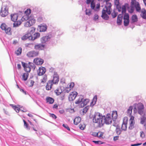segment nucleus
Masks as SVG:
<instances>
[{
  "label": "nucleus",
  "instance_id": "f257e3e1",
  "mask_svg": "<svg viewBox=\"0 0 146 146\" xmlns=\"http://www.w3.org/2000/svg\"><path fill=\"white\" fill-rule=\"evenodd\" d=\"M112 118L110 114H108L106 116H102L99 113H95L93 119V121L98 123L99 127H101L105 123L107 124L111 123L112 121Z\"/></svg>",
  "mask_w": 146,
  "mask_h": 146
},
{
  "label": "nucleus",
  "instance_id": "f03ea898",
  "mask_svg": "<svg viewBox=\"0 0 146 146\" xmlns=\"http://www.w3.org/2000/svg\"><path fill=\"white\" fill-rule=\"evenodd\" d=\"M100 2L102 3L105 2L106 5L105 7L103 9L102 11V17L104 19L108 20L109 17L107 14V13L108 15H110L112 11V9L111 7L112 5L110 2L109 1L110 0H99Z\"/></svg>",
  "mask_w": 146,
  "mask_h": 146
},
{
  "label": "nucleus",
  "instance_id": "7ed1b4c3",
  "mask_svg": "<svg viewBox=\"0 0 146 146\" xmlns=\"http://www.w3.org/2000/svg\"><path fill=\"white\" fill-rule=\"evenodd\" d=\"M135 107L133 109L134 113L137 112V110L138 113L141 115L143 114V110L144 108L143 105L141 103H139L137 104H135L134 105Z\"/></svg>",
  "mask_w": 146,
  "mask_h": 146
},
{
  "label": "nucleus",
  "instance_id": "20e7f679",
  "mask_svg": "<svg viewBox=\"0 0 146 146\" xmlns=\"http://www.w3.org/2000/svg\"><path fill=\"white\" fill-rule=\"evenodd\" d=\"M88 99H84L82 96H80L79 99L75 102V104H78L80 107L82 108L87 105L89 102Z\"/></svg>",
  "mask_w": 146,
  "mask_h": 146
},
{
  "label": "nucleus",
  "instance_id": "39448f33",
  "mask_svg": "<svg viewBox=\"0 0 146 146\" xmlns=\"http://www.w3.org/2000/svg\"><path fill=\"white\" fill-rule=\"evenodd\" d=\"M131 7H135L137 12H140L141 8L139 3L136 0H131Z\"/></svg>",
  "mask_w": 146,
  "mask_h": 146
},
{
  "label": "nucleus",
  "instance_id": "423d86ee",
  "mask_svg": "<svg viewBox=\"0 0 146 146\" xmlns=\"http://www.w3.org/2000/svg\"><path fill=\"white\" fill-rule=\"evenodd\" d=\"M2 30L5 31L6 34L11 35L12 34L11 28L8 27L5 23H2L0 26Z\"/></svg>",
  "mask_w": 146,
  "mask_h": 146
},
{
  "label": "nucleus",
  "instance_id": "0eeeda50",
  "mask_svg": "<svg viewBox=\"0 0 146 146\" xmlns=\"http://www.w3.org/2000/svg\"><path fill=\"white\" fill-rule=\"evenodd\" d=\"M9 13L8 8L7 6H3L1 9L0 11V15L3 17H5L7 16Z\"/></svg>",
  "mask_w": 146,
  "mask_h": 146
},
{
  "label": "nucleus",
  "instance_id": "6e6552de",
  "mask_svg": "<svg viewBox=\"0 0 146 146\" xmlns=\"http://www.w3.org/2000/svg\"><path fill=\"white\" fill-rule=\"evenodd\" d=\"M124 25L125 26H127L129 22V16L128 14L125 13L123 17Z\"/></svg>",
  "mask_w": 146,
  "mask_h": 146
},
{
  "label": "nucleus",
  "instance_id": "1a4fd4ad",
  "mask_svg": "<svg viewBox=\"0 0 146 146\" xmlns=\"http://www.w3.org/2000/svg\"><path fill=\"white\" fill-rule=\"evenodd\" d=\"M28 34V39L29 40H33L36 38H39L40 36V34L38 33H36L33 35Z\"/></svg>",
  "mask_w": 146,
  "mask_h": 146
},
{
  "label": "nucleus",
  "instance_id": "9d476101",
  "mask_svg": "<svg viewBox=\"0 0 146 146\" xmlns=\"http://www.w3.org/2000/svg\"><path fill=\"white\" fill-rule=\"evenodd\" d=\"M128 120V118L127 117H125L123 119V122L121 126V129L125 131L127 129Z\"/></svg>",
  "mask_w": 146,
  "mask_h": 146
},
{
  "label": "nucleus",
  "instance_id": "9b49d317",
  "mask_svg": "<svg viewBox=\"0 0 146 146\" xmlns=\"http://www.w3.org/2000/svg\"><path fill=\"white\" fill-rule=\"evenodd\" d=\"M117 9H118V11L121 12V11L122 14L125 13L126 12V8L125 5H123L121 7L119 5L116 6Z\"/></svg>",
  "mask_w": 146,
  "mask_h": 146
},
{
  "label": "nucleus",
  "instance_id": "f8f14e48",
  "mask_svg": "<svg viewBox=\"0 0 146 146\" xmlns=\"http://www.w3.org/2000/svg\"><path fill=\"white\" fill-rule=\"evenodd\" d=\"M45 46V45L43 44H38L35 45L34 48L39 50H42L44 49Z\"/></svg>",
  "mask_w": 146,
  "mask_h": 146
},
{
  "label": "nucleus",
  "instance_id": "ddd939ff",
  "mask_svg": "<svg viewBox=\"0 0 146 146\" xmlns=\"http://www.w3.org/2000/svg\"><path fill=\"white\" fill-rule=\"evenodd\" d=\"M53 84H56L59 81V76L56 72H54L52 80H51Z\"/></svg>",
  "mask_w": 146,
  "mask_h": 146
},
{
  "label": "nucleus",
  "instance_id": "4468645a",
  "mask_svg": "<svg viewBox=\"0 0 146 146\" xmlns=\"http://www.w3.org/2000/svg\"><path fill=\"white\" fill-rule=\"evenodd\" d=\"M35 20L33 16H31L28 17V26H31L33 25L35 23Z\"/></svg>",
  "mask_w": 146,
  "mask_h": 146
},
{
  "label": "nucleus",
  "instance_id": "2eb2a0df",
  "mask_svg": "<svg viewBox=\"0 0 146 146\" xmlns=\"http://www.w3.org/2000/svg\"><path fill=\"white\" fill-rule=\"evenodd\" d=\"M134 118V117L133 116H131L130 118L129 121L130 125L129 128L130 129H132L134 127V125L135 123Z\"/></svg>",
  "mask_w": 146,
  "mask_h": 146
},
{
  "label": "nucleus",
  "instance_id": "dca6fc26",
  "mask_svg": "<svg viewBox=\"0 0 146 146\" xmlns=\"http://www.w3.org/2000/svg\"><path fill=\"white\" fill-rule=\"evenodd\" d=\"M77 94V93L76 92L74 91L71 92L69 96V99L70 101H72L74 100Z\"/></svg>",
  "mask_w": 146,
  "mask_h": 146
},
{
  "label": "nucleus",
  "instance_id": "f3484780",
  "mask_svg": "<svg viewBox=\"0 0 146 146\" xmlns=\"http://www.w3.org/2000/svg\"><path fill=\"white\" fill-rule=\"evenodd\" d=\"M46 71V69L44 67H40L37 70L38 74L39 76H41L44 74Z\"/></svg>",
  "mask_w": 146,
  "mask_h": 146
},
{
  "label": "nucleus",
  "instance_id": "a211bd4d",
  "mask_svg": "<svg viewBox=\"0 0 146 146\" xmlns=\"http://www.w3.org/2000/svg\"><path fill=\"white\" fill-rule=\"evenodd\" d=\"M34 62L37 65H41L43 62V59L38 58H36L34 60Z\"/></svg>",
  "mask_w": 146,
  "mask_h": 146
},
{
  "label": "nucleus",
  "instance_id": "6ab92c4d",
  "mask_svg": "<svg viewBox=\"0 0 146 146\" xmlns=\"http://www.w3.org/2000/svg\"><path fill=\"white\" fill-rule=\"evenodd\" d=\"M11 20L13 22L16 21L18 18V14L17 13H12L10 15Z\"/></svg>",
  "mask_w": 146,
  "mask_h": 146
},
{
  "label": "nucleus",
  "instance_id": "aec40b11",
  "mask_svg": "<svg viewBox=\"0 0 146 146\" xmlns=\"http://www.w3.org/2000/svg\"><path fill=\"white\" fill-rule=\"evenodd\" d=\"M50 38L49 36H44L40 38V40L42 44L45 43L46 42L48 41Z\"/></svg>",
  "mask_w": 146,
  "mask_h": 146
},
{
  "label": "nucleus",
  "instance_id": "412c9836",
  "mask_svg": "<svg viewBox=\"0 0 146 146\" xmlns=\"http://www.w3.org/2000/svg\"><path fill=\"white\" fill-rule=\"evenodd\" d=\"M29 26L28 27V34L29 35L32 34L35 32V28L33 27Z\"/></svg>",
  "mask_w": 146,
  "mask_h": 146
},
{
  "label": "nucleus",
  "instance_id": "4be33fe9",
  "mask_svg": "<svg viewBox=\"0 0 146 146\" xmlns=\"http://www.w3.org/2000/svg\"><path fill=\"white\" fill-rule=\"evenodd\" d=\"M38 54V52L32 51L28 53V56L29 57H33L37 56Z\"/></svg>",
  "mask_w": 146,
  "mask_h": 146
},
{
  "label": "nucleus",
  "instance_id": "5701e85b",
  "mask_svg": "<svg viewBox=\"0 0 146 146\" xmlns=\"http://www.w3.org/2000/svg\"><path fill=\"white\" fill-rule=\"evenodd\" d=\"M35 66L33 63L29 62L28 64V68H29V70H28V72H30L31 70H34L35 69Z\"/></svg>",
  "mask_w": 146,
  "mask_h": 146
},
{
  "label": "nucleus",
  "instance_id": "b1692460",
  "mask_svg": "<svg viewBox=\"0 0 146 146\" xmlns=\"http://www.w3.org/2000/svg\"><path fill=\"white\" fill-rule=\"evenodd\" d=\"M141 13L140 15L144 19H146V10L143 9L141 10V9L140 12Z\"/></svg>",
  "mask_w": 146,
  "mask_h": 146
},
{
  "label": "nucleus",
  "instance_id": "393cba45",
  "mask_svg": "<svg viewBox=\"0 0 146 146\" xmlns=\"http://www.w3.org/2000/svg\"><path fill=\"white\" fill-rule=\"evenodd\" d=\"M138 20V17L136 15H132L131 19V23H134L137 22Z\"/></svg>",
  "mask_w": 146,
  "mask_h": 146
},
{
  "label": "nucleus",
  "instance_id": "a878e982",
  "mask_svg": "<svg viewBox=\"0 0 146 146\" xmlns=\"http://www.w3.org/2000/svg\"><path fill=\"white\" fill-rule=\"evenodd\" d=\"M123 16L122 14H119L117 17V23L118 25H120L122 23Z\"/></svg>",
  "mask_w": 146,
  "mask_h": 146
},
{
  "label": "nucleus",
  "instance_id": "bb28decb",
  "mask_svg": "<svg viewBox=\"0 0 146 146\" xmlns=\"http://www.w3.org/2000/svg\"><path fill=\"white\" fill-rule=\"evenodd\" d=\"M38 29L40 32H44L46 30L47 26L46 25H41L38 26Z\"/></svg>",
  "mask_w": 146,
  "mask_h": 146
},
{
  "label": "nucleus",
  "instance_id": "cd10ccee",
  "mask_svg": "<svg viewBox=\"0 0 146 146\" xmlns=\"http://www.w3.org/2000/svg\"><path fill=\"white\" fill-rule=\"evenodd\" d=\"M53 84L52 83L51 81L49 80L47 82V85L46 86V90H50L52 88V86Z\"/></svg>",
  "mask_w": 146,
  "mask_h": 146
},
{
  "label": "nucleus",
  "instance_id": "c85d7f7f",
  "mask_svg": "<svg viewBox=\"0 0 146 146\" xmlns=\"http://www.w3.org/2000/svg\"><path fill=\"white\" fill-rule=\"evenodd\" d=\"M81 120V118L80 117H76L74 120V123L75 125H77L79 123Z\"/></svg>",
  "mask_w": 146,
  "mask_h": 146
},
{
  "label": "nucleus",
  "instance_id": "c756f323",
  "mask_svg": "<svg viewBox=\"0 0 146 146\" xmlns=\"http://www.w3.org/2000/svg\"><path fill=\"white\" fill-rule=\"evenodd\" d=\"M33 76L31 77H30L29 79V87H31L33 86L35 83L33 79Z\"/></svg>",
  "mask_w": 146,
  "mask_h": 146
},
{
  "label": "nucleus",
  "instance_id": "7c9ffc66",
  "mask_svg": "<svg viewBox=\"0 0 146 146\" xmlns=\"http://www.w3.org/2000/svg\"><path fill=\"white\" fill-rule=\"evenodd\" d=\"M13 23V27H19L21 24V21H16L14 22Z\"/></svg>",
  "mask_w": 146,
  "mask_h": 146
},
{
  "label": "nucleus",
  "instance_id": "2f4dec72",
  "mask_svg": "<svg viewBox=\"0 0 146 146\" xmlns=\"http://www.w3.org/2000/svg\"><path fill=\"white\" fill-rule=\"evenodd\" d=\"M133 109V107L132 106H130L128 109L127 110V114L131 117V115L132 112V110Z\"/></svg>",
  "mask_w": 146,
  "mask_h": 146
},
{
  "label": "nucleus",
  "instance_id": "473e14b6",
  "mask_svg": "<svg viewBox=\"0 0 146 146\" xmlns=\"http://www.w3.org/2000/svg\"><path fill=\"white\" fill-rule=\"evenodd\" d=\"M46 100L47 102L50 104H52L53 103L54 100L53 98L50 97H47L46 98Z\"/></svg>",
  "mask_w": 146,
  "mask_h": 146
},
{
  "label": "nucleus",
  "instance_id": "72a5a7b5",
  "mask_svg": "<svg viewBox=\"0 0 146 146\" xmlns=\"http://www.w3.org/2000/svg\"><path fill=\"white\" fill-rule=\"evenodd\" d=\"M111 117L112 119H116L117 117V111H113L112 112Z\"/></svg>",
  "mask_w": 146,
  "mask_h": 146
},
{
  "label": "nucleus",
  "instance_id": "f704fd0d",
  "mask_svg": "<svg viewBox=\"0 0 146 146\" xmlns=\"http://www.w3.org/2000/svg\"><path fill=\"white\" fill-rule=\"evenodd\" d=\"M10 106L17 113L19 112L20 110V108L19 107L17 106H16L14 105L13 104H11Z\"/></svg>",
  "mask_w": 146,
  "mask_h": 146
},
{
  "label": "nucleus",
  "instance_id": "c9c22d12",
  "mask_svg": "<svg viewBox=\"0 0 146 146\" xmlns=\"http://www.w3.org/2000/svg\"><path fill=\"white\" fill-rule=\"evenodd\" d=\"M143 114L144 116L141 120V123L142 124H144V123H146V117H145L146 116V115L145 113H143Z\"/></svg>",
  "mask_w": 146,
  "mask_h": 146
},
{
  "label": "nucleus",
  "instance_id": "e433bc0d",
  "mask_svg": "<svg viewBox=\"0 0 146 146\" xmlns=\"http://www.w3.org/2000/svg\"><path fill=\"white\" fill-rule=\"evenodd\" d=\"M27 9L25 11V13L26 14V15L23 16L21 18V20L22 21H26L27 20Z\"/></svg>",
  "mask_w": 146,
  "mask_h": 146
},
{
  "label": "nucleus",
  "instance_id": "4c0bfd02",
  "mask_svg": "<svg viewBox=\"0 0 146 146\" xmlns=\"http://www.w3.org/2000/svg\"><path fill=\"white\" fill-rule=\"evenodd\" d=\"M55 94L57 95H59L62 92V90L58 88L56 89L54 91Z\"/></svg>",
  "mask_w": 146,
  "mask_h": 146
},
{
  "label": "nucleus",
  "instance_id": "58836bf2",
  "mask_svg": "<svg viewBox=\"0 0 146 146\" xmlns=\"http://www.w3.org/2000/svg\"><path fill=\"white\" fill-rule=\"evenodd\" d=\"M47 79V76L46 75H44L42 79L41 80V82L43 83H45Z\"/></svg>",
  "mask_w": 146,
  "mask_h": 146
},
{
  "label": "nucleus",
  "instance_id": "ea45409f",
  "mask_svg": "<svg viewBox=\"0 0 146 146\" xmlns=\"http://www.w3.org/2000/svg\"><path fill=\"white\" fill-rule=\"evenodd\" d=\"M27 79V73H24L22 75V80L25 81Z\"/></svg>",
  "mask_w": 146,
  "mask_h": 146
},
{
  "label": "nucleus",
  "instance_id": "a19ab883",
  "mask_svg": "<svg viewBox=\"0 0 146 146\" xmlns=\"http://www.w3.org/2000/svg\"><path fill=\"white\" fill-rule=\"evenodd\" d=\"M80 128L82 130H83L86 127V125L84 123H81L79 125Z\"/></svg>",
  "mask_w": 146,
  "mask_h": 146
},
{
  "label": "nucleus",
  "instance_id": "79ce46f5",
  "mask_svg": "<svg viewBox=\"0 0 146 146\" xmlns=\"http://www.w3.org/2000/svg\"><path fill=\"white\" fill-rule=\"evenodd\" d=\"M22 51V49L21 48H18V50L15 51V54L17 55H18L21 54Z\"/></svg>",
  "mask_w": 146,
  "mask_h": 146
},
{
  "label": "nucleus",
  "instance_id": "37998d69",
  "mask_svg": "<svg viewBox=\"0 0 146 146\" xmlns=\"http://www.w3.org/2000/svg\"><path fill=\"white\" fill-rule=\"evenodd\" d=\"M21 63H22V65L23 66V67L24 68V70H25V71L27 72V63H25L23 62H22Z\"/></svg>",
  "mask_w": 146,
  "mask_h": 146
},
{
  "label": "nucleus",
  "instance_id": "c03bdc74",
  "mask_svg": "<svg viewBox=\"0 0 146 146\" xmlns=\"http://www.w3.org/2000/svg\"><path fill=\"white\" fill-rule=\"evenodd\" d=\"M103 133L101 131H99L98 132L97 137L99 138H103Z\"/></svg>",
  "mask_w": 146,
  "mask_h": 146
},
{
  "label": "nucleus",
  "instance_id": "a18cd8bd",
  "mask_svg": "<svg viewBox=\"0 0 146 146\" xmlns=\"http://www.w3.org/2000/svg\"><path fill=\"white\" fill-rule=\"evenodd\" d=\"M115 131L117 134V135H120L121 132V130L119 128L116 127Z\"/></svg>",
  "mask_w": 146,
  "mask_h": 146
},
{
  "label": "nucleus",
  "instance_id": "49530a36",
  "mask_svg": "<svg viewBox=\"0 0 146 146\" xmlns=\"http://www.w3.org/2000/svg\"><path fill=\"white\" fill-rule=\"evenodd\" d=\"M74 86V82H71L68 84L67 86L70 88L71 89Z\"/></svg>",
  "mask_w": 146,
  "mask_h": 146
},
{
  "label": "nucleus",
  "instance_id": "de8ad7c7",
  "mask_svg": "<svg viewBox=\"0 0 146 146\" xmlns=\"http://www.w3.org/2000/svg\"><path fill=\"white\" fill-rule=\"evenodd\" d=\"M92 142L94 143H95L97 144H103L104 143V142H102V141H93Z\"/></svg>",
  "mask_w": 146,
  "mask_h": 146
},
{
  "label": "nucleus",
  "instance_id": "09e8293b",
  "mask_svg": "<svg viewBox=\"0 0 146 146\" xmlns=\"http://www.w3.org/2000/svg\"><path fill=\"white\" fill-rule=\"evenodd\" d=\"M60 95V99L61 100H63L64 99L65 96V93L63 92H62L61 93Z\"/></svg>",
  "mask_w": 146,
  "mask_h": 146
},
{
  "label": "nucleus",
  "instance_id": "8fccbe9b",
  "mask_svg": "<svg viewBox=\"0 0 146 146\" xmlns=\"http://www.w3.org/2000/svg\"><path fill=\"white\" fill-rule=\"evenodd\" d=\"M86 15H90L91 14V11L90 9H86Z\"/></svg>",
  "mask_w": 146,
  "mask_h": 146
},
{
  "label": "nucleus",
  "instance_id": "3c124183",
  "mask_svg": "<svg viewBox=\"0 0 146 146\" xmlns=\"http://www.w3.org/2000/svg\"><path fill=\"white\" fill-rule=\"evenodd\" d=\"M91 7L92 9H94L95 8V5L93 1L91 2Z\"/></svg>",
  "mask_w": 146,
  "mask_h": 146
},
{
  "label": "nucleus",
  "instance_id": "603ef678",
  "mask_svg": "<svg viewBox=\"0 0 146 146\" xmlns=\"http://www.w3.org/2000/svg\"><path fill=\"white\" fill-rule=\"evenodd\" d=\"M88 108V107H86L84 108L82 110V112L83 113H86L87 111Z\"/></svg>",
  "mask_w": 146,
  "mask_h": 146
},
{
  "label": "nucleus",
  "instance_id": "864d4df0",
  "mask_svg": "<svg viewBox=\"0 0 146 146\" xmlns=\"http://www.w3.org/2000/svg\"><path fill=\"white\" fill-rule=\"evenodd\" d=\"M27 34H26L23 36L21 38L22 40H25L27 39Z\"/></svg>",
  "mask_w": 146,
  "mask_h": 146
},
{
  "label": "nucleus",
  "instance_id": "5fc2aeb1",
  "mask_svg": "<svg viewBox=\"0 0 146 146\" xmlns=\"http://www.w3.org/2000/svg\"><path fill=\"white\" fill-rule=\"evenodd\" d=\"M117 15V13H115V11H113L111 14V15L113 18L116 17Z\"/></svg>",
  "mask_w": 146,
  "mask_h": 146
},
{
  "label": "nucleus",
  "instance_id": "6e6d98bb",
  "mask_svg": "<svg viewBox=\"0 0 146 146\" xmlns=\"http://www.w3.org/2000/svg\"><path fill=\"white\" fill-rule=\"evenodd\" d=\"M115 5L116 6L119 5V0H114V1Z\"/></svg>",
  "mask_w": 146,
  "mask_h": 146
},
{
  "label": "nucleus",
  "instance_id": "4d7b16f0",
  "mask_svg": "<svg viewBox=\"0 0 146 146\" xmlns=\"http://www.w3.org/2000/svg\"><path fill=\"white\" fill-rule=\"evenodd\" d=\"M71 90V89L70 88L68 87L67 86V87H66L65 89V90L67 93H68Z\"/></svg>",
  "mask_w": 146,
  "mask_h": 146
},
{
  "label": "nucleus",
  "instance_id": "13d9d810",
  "mask_svg": "<svg viewBox=\"0 0 146 146\" xmlns=\"http://www.w3.org/2000/svg\"><path fill=\"white\" fill-rule=\"evenodd\" d=\"M98 15L97 14H95L94 16V20L95 21H96L98 20Z\"/></svg>",
  "mask_w": 146,
  "mask_h": 146
},
{
  "label": "nucleus",
  "instance_id": "bf43d9fd",
  "mask_svg": "<svg viewBox=\"0 0 146 146\" xmlns=\"http://www.w3.org/2000/svg\"><path fill=\"white\" fill-rule=\"evenodd\" d=\"M63 126L65 127V128L66 129L70 131V129L69 127L68 126V125L65 124H63Z\"/></svg>",
  "mask_w": 146,
  "mask_h": 146
},
{
  "label": "nucleus",
  "instance_id": "052dcab7",
  "mask_svg": "<svg viewBox=\"0 0 146 146\" xmlns=\"http://www.w3.org/2000/svg\"><path fill=\"white\" fill-rule=\"evenodd\" d=\"M50 116L52 117L54 119H56V118L57 117L54 114L51 113H50Z\"/></svg>",
  "mask_w": 146,
  "mask_h": 146
},
{
  "label": "nucleus",
  "instance_id": "680f3d73",
  "mask_svg": "<svg viewBox=\"0 0 146 146\" xmlns=\"http://www.w3.org/2000/svg\"><path fill=\"white\" fill-rule=\"evenodd\" d=\"M92 135L95 137H97L98 133H96V132H92Z\"/></svg>",
  "mask_w": 146,
  "mask_h": 146
},
{
  "label": "nucleus",
  "instance_id": "e2e57ef3",
  "mask_svg": "<svg viewBox=\"0 0 146 146\" xmlns=\"http://www.w3.org/2000/svg\"><path fill=\"white\" fill-rule=\"evenodd\" d=\"M119 136H114L113 138V140L114 141H115L119 139Z\"/></svg>",
  "mask_w": 146,
  "mask_h": 146
},
{
  "label": "nucleus",
  "instance_id": "0e129e2a",
  "mask_svg": "<svg viewBox=\"0 0 146 146\" xmlns=\"http://www.w3.org/2000/svg\"><path fill=\"white\" fill-rule=\"evenodd\" d=\"M142 143H137V144H132L131 145V146H137L140 145H141Z\"/></svg>",
  "mask_w": 146,
  "mask_h": 146
},
{
  "label": "nucleus",
  "instance_id": "69168bd1",
  "mask_svg": "<svg viewBox=\"0 0 146 146\" xmlns=\"http://www.w3.org/2000/svg\"><path fill=\"white\" fill-rule=\"evenodd\" d=\"M93 1V0H86V3L87 4H88L90 3V2H91L92 1Z\"/></svg>",
  "mask_w": 146,
  "mask_h": 146
},
{
  "label": "nucleus",
  "instance_id": "338daca9",
  "mask_svg": "<svg viewBox=\"0 0 146 146\" xmlns=\"http://www.w3.org/2000/svg\"><path fill=\"white\" fill-rule=\"evenodd\" d=\"M23 121L24 123V125L26 126V127H27V124L26 121L25 120H23Z\"/></svg>",
  "mask_w": 146,
  "mask_h": 146
},
{
  "label": "nucleus",
  "instance_id": "774afa93",
  "mask_svg": "<svg viewBox=\"0 0 146 146\" xmlns=\"http://www.w3.org/2000/svg\"><path fill=\"white\" fill-rule=\"evenodd\" d=\"M144 135V133L143 131H141V134H140V136L142 137H143L144 136H143V135Z\"/></svg>",
  "mask_w": 146,
  "mask_h": 146
}]
</instances>
